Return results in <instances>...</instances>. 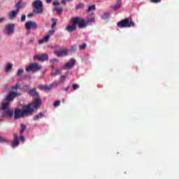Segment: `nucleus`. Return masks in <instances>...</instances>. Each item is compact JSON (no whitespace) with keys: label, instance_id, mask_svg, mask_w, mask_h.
I'll return each instance as SVG.
<instances>
[{"label":"nucleus","instance_id":"nucleus-1","mask_svg":"<svg viewBox=\"0 0 179 179\" xmlns=\"http://www.w3.org/2000/svg\"><path fill=\"white\" fill-rule=\"evenodd\" d=\"M41 106V99L39 98H35L34 101L31 103H29L28 105L23 106L22 109H15L14 113L15 120H19L20 117L33 115L34 109L37 110Z\"/></svg>","mask_w":179,"mask_h":179},{"label":"nucleus","instance_id":"nucleus-2","mask_svg":"<svg viewBox=\"0 0 179 179\" xmlns=\"http://www.w3.org/2000/svg\"><path fill=\"white\" fill-rule=\"evenodd\" d=\"M117 27L120 29H125L129 27H135V22L131 19V17L128 18H124L123 20L117 22Z\"/></svg>","mask_w":179,"mask_h":179},{"label":"nucleus","instance_id":"nucleus-3","mask_svg":"<svg viewBox=\"0 0 179 179\" xmlns=\"http://www.w3.org/2000/svg\"><path fill=\"white\" fill-rule=\"evenodd\" d=\"M33 12L35 15H41L44 9L43 1L41 0H36L32 2Z\"/></svg>","mask_w":179,"mask_h":179},{"label":"nucleus","instance_id":"nucleus-4","mask_svg":"<svg viewBox=\"0 0 179 179\" xmlns=\"http://www.w3.org/2000/svg\"><path fill=\"white\" fill-rule=\"evenodd\" d=\"M43 67L41 66V65L38 63H32L31 64L29 65V66H27L26 68V71L27 72H38V71H41V69Z\"/></svg>","mask_w":179,"mask_h":179},{"label":"nucleus","instance_id":"nucleus-5","mask_svg":"<svg viewBox=\"0 0 179 179\" xmlns=\"http://www.w3.org/2000/svg\"><path fill=\"white\" fill-rule=\"evenodd\" d=\"M70 22L72 23V24L67 26L66 27V31H69V33H72V31H75V30L78 29V19H74L73 17Z\"/></svg>","mask_w":179,"mask_h":179},{"label":"nucleus","instance_id":"nucleus-6","mask_svg":"<svg viewBox=\"0 0 179 179\" xmlns=\"http://www.w3.org/2000/svg\"><path fill=\"white\" fill-rule=\"evenodd\" d=\"M4 33L8 35L13 34V33H15V24L13 23L7 24L6 25Z\"/></svg>","mask_w":179,"mask_h":179},{"label":"nucleus","instance_id":"nucleus-7","mask_svg":"<svg viewBox=\"0 0 179 179\" xmlns=\"http://www.w3.org/2000/svg\"><path fill=\"white\" fill-rule=\"evenodd\" d=\"M56 86H58V83H52L49 86L41 85L38 86V89L40 90H44V92H50V90H51V89H52V87H56Z\"/></svg>","mask_w":179,"mask_h":179},{"label":"nucleus","instance_id":"nucleus-8","mask_svg":"<svg viewBox=\"0 0 179 179\" xmlns=\"http://www.w3.org/2000/svg\"><path fill=\"white\" fill-rule=\"evenodd\" d=\"M37 22H33V21H28L25 23V28L28 31H30V30H36L37 29Z\"/></svg>","mask_w":179,"mask_h":179},{"label":"nucleus","instance_id":"nucleus-9","mask_svg":"<svg viewBox=\"0 0 179 179\" xmlns=\"http://www.w3.org/2000/svg\"><path fill=\"white\" fill-rule=\"evenodd\" d=\"M17 96H20V94H17L13 91H11L8 93V94L5 97V101L10 103L13 99L17 97Z\"/></svg>","mask_w":179,"mask_h":179},{"label":"nucleus","instance_id":"nucleus-10","mask_svg":"<svg viewBox=\"0 0 179 179\" xmlns=\"http://www.w3.org/2000/svg\"><path fill=\"white\" fill-rule=\"evenodd\" d=\"M75 64H76V60H75V59H71L67 63H66L64 65L63 69H66V70L72 69V68L75 66Z\"/></svg>","mask_w":179,"mask_h":179},{"label":"nucleus","instance_id":"nucleus-11","mask_svg":"<svg viewBox=\"0 0 179 179\" xmlns=\"http://www.w3.org/2000/svg\"><path fill=\"white\" fill-rule=\"evenodd\" d=\"M73 18L77 19L79 29H85L87 26V22L85 19L80 18L79 17H74Z\"/></svg>","mask_w":179,"mask_h":179},{"label":"nucleus","instance_id":"nucleus-12","mask_svg":"<svg viewBox=\"0 0 179 179\" xmlns=\"http://www.w3.org/2000/svg\"><path fill=\"white\" fill-rule=\"evenodd\" d=\"M41 61L44 62V61H48V55L43 54L42 55H35L34 57V61Z\"/></svg>","mask_w":179,"mask_h":179},{"label":"nucleus","instance_id":"nucleus-13","mask_svg":"<svg viewBox=\"0 0 179 179\" xmlns=\"http://www.w3.org/2000/svg\"><path fill=\"white\" fill-rule=\"evenodd\" d=\"M69 52V50H68V49H64L62 50H57L55 52V54L57 57H66Z\"/></svg>","mask_w":179,"mask_h":179},{"label":"nucleus","instance_id":"nucleus-14","mask_svg":"<svg viewBox=\"0 0 179 179\" xmlns=\"http://www.w3.org/2000/svg\"><path fill=\"white\" fill-rule=\"evenodd\" d=\"M18 13H19V10H16V9L13 10L12 11H10L8 13V17L11 20H13V19H16V17L17 16Z\"/></svg>","mask_w":179,"mask_h":179},{"label":"nucleus","instance_id":"nucleus-15","mask_svg":"<svg viewBox=\"0 0 179 179\" xmlns=\"http://www.w3.org/2000/svg\"><path fill=\"white\" fill-rule=\"evenodd\" d=\"M28 94L29 96H31V97H36V99H40V96H38V92H37V90L36 88L31 89L28 91Z\"/></svg>","mask_w":179,"mask_h":179},{"label":"nucleus","instance_id":"nucleus-16","mask_svg":"<svg viewBox=\"0 0 179 179\" xmlns=\"http://www.w3.org/2000/svg\"><path fill=\"white\" fill-rule=\"evenodd\" d=\"M3 115H6L7 117H9V118H10V117H12L13 115V109H6L5 110H3Z\"/></svg>","mask_w":179,"mask_h":179},{"label":"nucleus","instance_id":"nucleus-17","mask_svg":"<svg viewBox=\"0 0 179 179\" xmlns=\"http://www.w3.org/2000/svg\"><path fill=\"white\" fill-rule=\"evenodd\" d=\"M50 41V35H46L45 37L38 41V44H44V43H48Z\"/></svg>","mask_w":179,"mask_h":179},{"label":"nucleus","instance_id":"nucleus-18","mask_svg":"<svg viewBox=\"0 0 179 179\" xmlns=\"http://www.w3.org/2000/svg\"><path fill=\"white\" fill-rule=\"evenodd\" d=\"M122 6V0H118L117 3H115L113 6V9L115 10H117V9H120L121 6Z\"/></svg>","mask_w":179,"mask_h":179},{"label":"nucleus","instance_id":"nucleus-19","mask_svg":"<svg viewBox=\"0 0 179 179\" xmlns=\"http://www.w3.org/2000/svg\"><path fill=\"white\" fill-rule=\"evenodd\" d=\"M43 117H44V113L40 112L38 115H35L33 117V120H34V121H37V120H40V118H43Z\"/></svg>","mask_w":179,"mask_h":179},{"label":"nucleus","instance_id":"nucleus-20","mask_svg":"<svg viewBox=\"0 0 179 179\" xmlns=\"http://www.w3.org/2000/svg\"><path fill=\"white\" fill-rule=\"evenodd\" d=\"M15 10L20 12V8H23V5L22 4V0H20L15 5Z\"/></svg>","mask_w":179,"mask_h":179},{"label":"nucleus","instance_id":"nucleus-21","mask_svg":"<svg viewBox=\"0 0 179 179\" xmlns=\"http://www.w3.org/2000/svg\"><path fill=\"white\" fill-rule=\"evenodd\" d=\"M12 68H13V64H10V63H7L5 68L6 72H10L12 71Z\"/></svg>","mask_w":179,"mask_h":179},{"label":"nucleus","instance_id":"nucleus-22","mask_svg":"<svg viewBox=\"0 0 179 179\" xmlns=\"http://www.w3.org/2000/svg\"><path fill=\"white\" fill-rule=\"evenodd\" d=\"M9 104L10 102H8L6 101V102H4L1 104V110H3V111H5V110H8V107H9Z\"/></svg>","mask_w":179,"mask_h":179},{"label":"nucleus","instance_id":"nucleus-23","mask_svg":"<svg viewBox=\"0 0 179 179\" xmlns=\"http://www.w3.org/2000/svg\"><path fill=\"white\" fill-rule=\"evenodd\" d=\"M0 143H9V139L6 137L0 136Z\"/></svg>","mask_w":179,"mask_h":179},{"label":"nucleus","instance_id":"nucleus-24","mask_svg":"<svg viewBox=\"0 0 179 179\" xmlns=\"http://www.w3.org/2000/svg\"><path fill=\"white\" fill-rule=\"evenodd\" d=\"M85 8V3H80L78 5L76 6V9L78 10L79 9H84Z\"/></svg>","mask_w":179,"mask_h":179},{"label":"nucleus","instance_id":"nucleus-25","mask_svg":"<svg viewBox=\"0 0 179 179\" xmlns=\"http://www.w3.org/2000/svg\"><path fill=\"white\" fill-rule=\"evenodd\" d=\"M17 146H19V139L14 138L13 143V148H16Z\"/></svg>","mask_w":179,"mask_h":179},{"label":"nucleus","instance_id":"nucleus-26","mask_svg":"<svg viewBox=\"0 0 179 179\" xmlns=\"http://www.w3.org/2000/svg\"><path fill=\"white\" fill-rule=\"evenodd\" d=\"M55 10L57 12V15H61L64 10V8H62V7H55Z\"/></svg>","mask_w":179,"mask_h":179},{"label":"nucleus","instance_id":"nucleus-27","mask_svg":"<svg viewBox=\"0 0 179 179\" xmlns=\"http://www.w3.org/2000/svg\"><path fill=\"white\" fill-rule=\"evenodd\" d=\"M101 17L103 20H106V19H108V17H110V14H108V13H105L101 16Z\"/></svg>","mask_w":179,"mask_h":179},{"label":"nucleus","instance_id":"nucleus-28","mask_svg":"<svg viewBox=\"0 0 179 179\" xmlns=\"http://www.w3.org/2000/svg\"><path fill=\"white\" fill-rule=\"evenodd\" d=\"M52 29H55V26H57V22H58V20L55 18H52Z\"/></svg>","mask_w":179,"mask_h":179},{"label":"nucleus","instance_id":"nucleus-29","mask_svg":"<svg viewBox=\"0 0 179 179\" xmlns=\"http://www.w3.org/2000/svg\"><path fill=\"white\" fill-rule=\"evenodd\" d=\"M19 87H20V83H17L15 85L11 87V89L13 90H17V89H19Z\"/></svg>","mask_w":179,"mask_h":179},{"label":"nucleus","instance_id":"nucleus-30","mask_svg":"<svg viewBox=\"0 0 179 179\" xmlns=\"http://www.w3.org/2000/svg\"><path fill=\"white\" fill-rule=\"evenodd\" d=\"M90 10H96V6L92 5V6H89L87 12H90Z\"/></svg>","mask_w":179,"mask_h":179},{"label":"nucleus","instance_id":"nucleus-31","mask_svg":"<svg viewBox=\"0 0 179 179\" xmlns=\"http://www.w3.org/2000/svg\"><path fill=\"white\" fill-rule=\"evenodd\" d=\"M87 45L86 43H83L82 45H80L79 50H86Z\"/></svg>","mask_w":179,"mask_h":179},{"label":"nucleus","instance_id":"nucleus-32","mask_svg":"<svg viewBox=\"0 0 179 179\" xmlns=\"http://www.w3.org/2000/svg\"><path fill=\"white\" fill-rule=\"evenodd\" d=\"M23 69H18L17 72V76H22V75H23Z\"/></svg>","mask_w":179,"mask_h":179},{"label":"nucleus","instance_id":"nucleus-33","mask_svg":"<svg viewBox=\"0 0 179 179\" xmlns=\"http://www.w3.org/2000/svg\"><path fill=\"white\" fill-rule=\"evenodd\" d=\"M24 131H26V125L22 124H21V131H20V134H23V132H24Z\"/></svg>","mask_w":179,"mask_h":179},{"label":"nucleus","instance_id":"nucleus-34","mask_svg":"<svg viewBox=\"0 0 179 179\" xmlns=\"http://www.w3.org/2000/svg\"><path fill=\"white\" fill-rule=\"evenodd\" d=\"M59 104H61V101H56L54 103L53 106H54V107H58L59 106Z\"/></svg>","mask_w":179,"mask_h":179},{"label":"nucleus","instance_id":"nucleus-35","mask_svg":"<svg viewBox=\"0 0 179 179\" xmlns=\"http://www.w3.org/2000/svg\"><path fill=\"white\" fill-rule=\"evenodd\" d=\"M54 33H55V29H52V30L49 31L48 36H50V37H51V36L54 35Z\"/></svg>","mask_w":179,"mask_h":179},{"label":"nucleus","instance_id":"nucleus-36","mask_svg":"<svg viewBox=\"0 0 179 179\" xmlns=\"http://www.w3.org/2000/svg\"><path fill=\"white\" fill-rule=\"evenodd\" d=\"M73 90H78V89H79V85H78V84H74V85H73Z\"/></svg>","mask_w":179,"mask_h":179},{"label":"nucleus","instance_id":"nucleus-37","mask_svg":"<svg viewBox=\"0 0 179 179\" xmlns=\"http://www.w3.org/2000/svg\"><path fill=\"white\" fill-rule=\"evenodd\" d=\"M150 2H152V3H159L162 2V0H150Z\"/></svg>","mask_w":179,"mask_h":179},{"label":"nucleus","instance_id":"nucleus-38","mask_svg":"<svg viewBox=\"0 0 179 179\" xmlns=\"http://www.w3.org/2000/svg\"><path fill=\"white\" fill-rule=\"evenodd\" d=\"M58 72H61V69H56V73H52L51 75H55V76H57V75H58Z\"/></svg>","mask_w":179,"mask_h":179},{"label":"nucleus","instance_id":"nucleus-39","mask_svg":"<svg viewBox=\"0 0 179 179\" xmlns=\"http://www.w3.org/2000/svg\"><path fill=\"white\" fill-rule=\"evenodd\" d=\"M26 20V15H22L21 17V22H24Z\"/></svg>","mask_w":179,"mask_h":179},{"label":"nucleus","instance_id":"nucleus-40","mask_svg":"<svg viewBox=\"0 0 179 179\" xmlns=\"http://www.w3.org/2000/svg\"><path fill=\"white\" fill-rule=\"evenodd\" d=\"M66 77H65V76H61L60 80L62 82H64V80H66Z\"/></svg>","mask_w":179,"mask_h":179},{"label":"nucleus","instance_id":"nucleus-41","mask_svg":"<svg viewBox=\"0 0 179 179\" xmlns=\"http://www.w3.org/2000/svg\"><path fill=\"white\" fill-rule=\"evenodd\" d=\"M94 22V17H92L90 20L87 22V23H93Z\"/></svg>","mask_w":179,"mask_h":179},{"label":"nucleus","instance_id":"nucleus-42","mask_svg":"<svg viewBox=\"0 0 179 179\" xmlns=\"http://www.w3.org/2000/svg\"><path fill=\"white\" fill-rule=\"evenodd\" d=\"M52 5H54V6H58V5H59V2L58 1H54L52 3Z\"/></svg>","mask_w":179,"mask_h":179},{"label":"nucleus","instance_id":"nucleus-43","mask_svg":"<svg viewBox=\"0 0 179 179\" xmlns=\"http://www.w3.org/2000/svg\"><path fill=\"white\" fill-rule=\"evenodd\" d=\"M14 139H19V136H17V134L16 133L13 134Z\"/></svg>","mask_w":179,"mask_h":179},{"label":"nucleus","instance_id":"nucleus-44","mask_svg":"<svg viewBox=\"0 0 179 179\" xmlns=\"http://www.w3.org/2000/svg\"><path fill=\"white\" fill-rule=\"evenodd\" d=\"M20 141H22V142H24V136H20Z\"/></svg>","mask_w":179,"mask_h":179},{"label":"nucleus","instance_id":"nucleus-45","mask_svg":"<svg viewBox=\"0 0 179 179\" xmlns=\"http://www.w3.org/2000/svg\"><path fill=\"white\" fill-rule=\"evenodd\" d=\"M33 16H34V14H33V13H29L28 15V17H33Z\"/></svg>","mask_w":179,"mask_h":179},{"label":"nucleus","instance_id":"nucleus-46","mask_svg":"<svg viewBox=\"0 0 179 179\" xmlns=\"http://www.w3.org/2000/svg\"><path fill=\"white\" fill-rule=\"evenodd\" d=\"M62 3H63V5H66V0H62Z\"/></svg>","mask_w":179,"mask_h":179},{"label":"nucleus","instance_id":"nucleus-47","mask_svg":"<svg viewBox=\"0 0 179 179\" xmlns=\"http://www.w3.org/2000/svg\"><path fill=\"white\" fill-rule=\"evenodd\" d=\"M64 90L65 92H68L69 90V86H68L67 87L64 88Z\"/></svg>","mask_w":179,"mask_h":179},{"label":"nucleus","instance_id":"nucleus-48","mask_svg":"<svg viewBox=\"0 0 179 179\" xmlns=\"http://www.w3.org/2000/svg\"><path fill=\"white\" fill-rule=\"evenodd\" d=\"M52 2V0H46V3H51Z\"/></svg>","mask_w":179,"mask_h":179},{"label":"nucleus","instance_id":"nucleus-49","mask_svg":"<svg viewBox=\"0 0 179 179\" xmlns=\"http://www.w3.org/2000/svg\"><path fill=\"white\" fill-rule=\"evenodd\" d=\"M3 20H4V18H0V23L1 22H3Z\"/></svg>","mask_w":179,"mask_h":179},{"label":"nucleus","instance_id":"nucleus-50","mask_svg":"<svg viewBox=\"0 0 179 179\" xmlns=\"http://www.w3.org/2000/svg\"><path fill=\"white\" fill-rule=\"evenodd\" d=\"M66 2H72V1H73V0H66Z\"/></svg>","mask_w":179,"mask_h":179},{"label":"nucleus","instance_id":"nucleus-51","mask_svg":"<svg viewBox=\"0 0 179 179\" xmlns=\"http://www.w3.org/2000/svg\"><path fill=\"white\" fill-rule=\"evenodd\" d=\"M92 15H94V13H92Z\"/></svg>","mask_w":179,"mask_h":179}]
</instances>
